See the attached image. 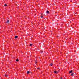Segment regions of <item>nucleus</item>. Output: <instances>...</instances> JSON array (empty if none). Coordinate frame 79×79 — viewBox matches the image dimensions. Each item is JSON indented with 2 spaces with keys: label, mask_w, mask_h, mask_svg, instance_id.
Returning a JSON list of instances; mask_svg holds the SVG:
<instances>
[{
  "label": "nucleus",
  "mask_w": 79,
  "mask_h": 79,
  "mask_svg": "<svg viewBox=\"0 0 79 79\" xmlns=\"http://www.w3.org/2000/svg\"><path fill=\"white\" fill-rule=\"evenodd\" d=\"M46 13H48H48H49V11H47L46 12Z\"/></svg>",
  "instance_id": "nucleus-2"
},
{
  "label": "nucleus",
  "mask_w": 79,
  "mask_h": 79,
  "mask_svg": "<svg viewBox=\"0 0 79 79\" xmlns=\"http://www.w3.org/2000/svg\"><path fill=\"white\" fill-rule=\"evenodd\" d=\"M61 79H63V77H61Z\"/></svg>",
  "instance_id": "nucleus-15"
},
{
  "label": "nucleus",
  "mask_w": 79,
  "mask_h": 79,
  "mask_svg": "<svg viewBox=\"0 0 79 79\" xmlns=\"http://www.w3.org/2000/svg\"><path fill=\"white\" fill-rule=\"evenodd\" d=\"M32 44H31L30 45V46H32Z\"/></svg>",
  "instance_id": "nucleus-9"
},
{
  "label": "nucleus",
  "mask_w": 79,
  "mask_h": 79,
  "mask_svg": "<svg viewBox=\"0 0 79 79\" xmlns=\"http://www.w3.org/2000/svg\"><path fill=\"white\" fill-rule=\"evenodd\" d=\"M74 74V73H72V74H71V75L72 76H73Z\"/></svg>",
  "instance_id": "nucleus-4"
},
{
  "label": "nucleus",
  "mask_w": 79,
  "mask_h": 79,
  "mask_svg": "<svg viewBox=\"0 0 79 79\" xmlns=\"http://www.w3.org/2000/svg\"><path fill=\"white\" fill-rule=\"evenodd\" d=\"M50 66H52V65H53V64H52V63H51V64H50Z\"/></svg>",
  "instance_id": "nucleus-8"
},
{
  "label": "nucleus",
  "mask_w": 79,
  "mask_h": 79,
  "mask_svg": "<svg viewBox=\"0 0 79 79\" xmlns=\"http://www.w3.org/2000/svg\"><path fill=\"white\" fill-rule=\"evenodd\" d=\"M41 53H43V52H41Z\"/></svg>",
  "instance_id": "nucleus-16"
},
{
  "label": "nucleus",
  "mask_w": 79,
  "mask_h": 79,
  "mask_svg": "<svg viewBox=\"0 0 79 79\" xmlns=\"http://www.w3.org/2000/svg\"><path fill=\"white\" fill-rule=\"evenodd\" d=\"M15 39H17V38H18V36H16L15 37Z\"/></svg>",
  "instance_id": "nucleus-5"
},
{
  "label": "nucleus",
  "mask_w": 79,
  "mask_h": 79,
  "mask_svg": "<svg viewBox=\"0 0 79 79\" xmlns=\"http://www.w3.org/2000/svg\"><path fill=\"white\" fill-rule=\"evenodd\" d=\"M72 72H73V71H71L69 72V73H72Z\"/></svg>",
  "instance_id": "nucleus-3"
},
{
  "label": "nucleus",
  "mask_w": 79,
  "mask_h": 79,
  "mask_svg": "<svg viewBox=\"0 0 79 79\" xmlns=\"http://www.w3.org/2000/svg\"><path fill=\"white\" fill-rule=\"evenodd\" d=\"M41 18H43V16H42V15L41 16Z\"/></svg>",
  "instance_id": "nucleus-12"
},
{
  "label": "nucleus",
  "mask_w": 79,
  "mask_h": 79,
  "mask_svg": "<svg viewBox=\"0 0 79 79\" xmlns=\"http://www.w3.org/2000/svg\"><path fill=\"white\" fill-rule=\"evenodd\" d=\"M54 72L55 74H57V73H58V71H54Z\"/></svg>",
  "instance_id": "nucleus-1"
},
{
  "label": "nucleus",
  "mask_w": 79,
  "mask_h": 79,
  "mask_svg": "<svg viewBox=\"0 0 79 79\" xmlns=\"http://www.w3.org/2000/svg\"><path fill=\"white\" fill-rule=\"evenodd\" d=\"M5 76H6V77H7V75H5Z\"/></svg>",
  "instance_id": "nucleus-13"
},
{
  "label": "nucleus",
  "mask_w": 79,
  "mask_h": 79,
  "mask_svg": "<svg viewBox=\"0 0 79 79\" xmlns=\"http://www.w3.org/2000/svg\"><path fill=\"white\" fill-rule=\"evenodd\" d=\"M37 69H40V68H38Z\"/></svg>",
  "instance_id": "nucleus-14"
},
{
  "label": "nucleus",
  "mask_w": 79,
  "mask_h": 79,
  "mask_svg": "<svg viewBox=\"0 0 79 79\" xmlns=\"http://www.w3.org/2000/svg\"><path fill=\"white\" fill-rule=\"evenodd\" d=\"M27 74H29V71H28L27 72Z\"/></svg>",
  "instance_id": "nucleus-6"
},
{
  "label": "nucleus",
  "mask_w": 79,
  "mask_h": 79,
  "mask_svg": "<svg viewBox=\"0 0 79 79\" xmlns=\"http://www.w3.org/2000/svg\"><path fill=\"white\" fill-rule=\"evenodd\" d=\"M5 6H7V5H6V4H5L4 5Z\"/></svg>",
  "instance_id": "nucleus-7"
},
{
  "label": "nucleus",
  "mask_w": 79,
  "mask_h": 79,
  "mask_svg": "<svg viewBox=\"0 0 79 79\" xmlns=\"http://www.w3.org/2000/svg\"><path fill=\"white\" fill-rule=\"evenodd\" d=\"M18 61H19L18 59H16V61L18 62Z\"/></svg>",
  "instance_id": "nucleus-10"
},
{
  "label": "nucleus",
  "mask_w": 79,
  "mask_h": 79,
  "mask_svg": "<svg viewBox=\"0 0 79 79\" xmlns=\"http://www.w3.org/2000/svg\"><path fill=\"white\" fill-rule=\"evenodd\" d=\"M9 23V20H7V23Z\"/></svg>",
  "instance_id": "nucleus-11"
}]
</instances>
